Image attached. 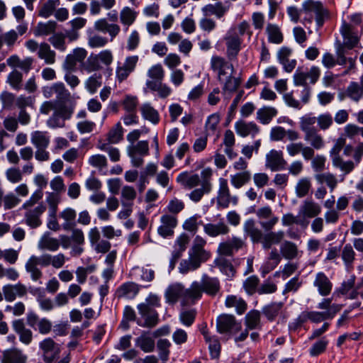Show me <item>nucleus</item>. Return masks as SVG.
I'll list each match as a JSON object with an SVG mask.
<instances>
[{
	"mask_svg": "<svg viewBox=\"0 0 363 363\" xmlns=\"http://www.w3.org/2000/svg\"><path fill=\"white\" fill-rule=\"evenodd\" d=\"M301 11L305 15L303 21L311 23L313 15L318 27L323 26L325 19L329 17V11L320 1L306 0L301 4Z\"/></svg>",
	"mask_w": 363,
	"mask_h": 363,
	"instance_id": "obj_1",
	"label": "nucleus"
},
{
	"mask_svg": "<svg viewBox=\"0 0 363 363\" xmlns=\"http://www.w3.org/2000/svg\"><path fill=\"white\" fill-rule=\"evenodd\" d=\"M226 47V57L228 60H235L242 49V38L236 31L235 28H230L223 37Z\"/></svg>",
	"mask_w": 363,
	"mask_h": 363,
	"instance_id": "obj_2",
	"label": "nucleus"
},
{
	"mask_svg": "<svg viewBox=\"0 0 363 363\" xmlns=\"http://www.w3.org/2000/svg\"><path fill=\"white\" fill-rule=\"evenodd\" d=\"M127 152L133 167H140L144 163V157L149 155L150 148L147 140H140L127 147Z\"/></svg>",
	"mask_w": 363,
	"mask_h": 363,
	"instance_id": "obj_3",
	"label": "nucleus"
},
{
	"mask_svg": "<svg viewBox=\"0 0 363 363\" xmlns=\"http://www.w3.org/2000/svg\"><path fill=\"white\" fill-rule=\"evenodd\" d=\"M238 196L233 195L228 186V180L223 177L218 179V189L216 196V203L219 208H227L230 204L236 206L238 203Z\"/></svg>",
	"mask_w": 363,
	"mask_h": 363,
	"instance_id": "obj_4",
	"label": "nucleus"
},
{
	"mask_svg": "<svg viewBox=\"0 0 363 363\" xmlns=\"http://www.w3.org/2000/svg\"><path fill=\"white\" fill-rule=\"evenodd\" d=\"M74 108L75 103H70L69 106H57V108L47 121V125L50 128L65 127V121L70 119Z\"/></svg>",
	"mask_w": 363,
	"mask_h": 363,
	"instance_id": "obj_5",
	"label": "nucleus"
},
{
	"mask_svg": "<svg viewBox=\"0 0 363 363\" xmlns=\"http://www.w3.org/2000/svg\"><path fill=\"white\" fill-rule=\"evenodd\" d=\"M241 328V323L238 322L233 315L222 314L216 319V330L220 334L234 335Z\"/></svg>",
	"mask_w": 363,
	"mask_h": 363,
	"instance_id": "obj_6",
	"label": "nucleus"
},
{
	"mask_svg": "<svg viewBox=\"0 0 363 363\" xmlns=\"http://www.w3.org/2000/svg\"><path fill=\"white\" fill-rule=\"evenodd\" d=\"M320 69L318 67L312 66L309 70L299 67L296 69L294 74V84L296 86L307 85V81L310 84H314L319 79Z\"/></svg>",
	"mask_w": 363,
	"mask_h": 363,
	"instance_id": "obj_7",
	"label": "nucleus"
},
{
	"mask_svg": "<svg viewBox=\"0 0 363 363\" xmlns=\"http://www.w3.org/2000/svg\"><path fill=\"white\" fill-rule=\"evenodd\" d=\"M213 172L211 168H206L201 171V185L200 188L194 189L189 194V199L197 203L200 201L204 194H208L212 190L211 177Z\"/></svg>",
	"mask_w": 363,
	"mask_h": 363,
	"instance_id": "obj_8",
	"label": "nucleus"
},
{
	"mask_svg": "<svg viewBox=\"0 0 363 363\" xmlns=\"http://www.w3.org/2000/svg\"><path fill=\"white\" fill-rule=\"evenodd\" d=\"M138 310L141 318L143 319L138 320L137 323L144 328H154L159 322V315L157 312L150 307L148 304L140 303L138 306Z\"/></svg>",
	"mask_w": 363,
	"mask_h": 363,
	"instance_id": "obj_9",
	"label": "nucleus"
},
{
	"mask_svg": "<svg viewBox=\"0 0 363 363\" xmlns=\"http://www.w3.org/2000/svg\"><path fill=\"white\" fill-rule=\"evenodd\" d=\"M87 55V51L82 48H74L69 54H68L62 63L63 70H77L78 63L84 62Z\"/></svg>",
	"mask_w": 363,
	"mask_h": 363,
	"instance_id": "obj_10",
	"label": "nucleus"
},
{
	"mask_svg": "<svg viewBox=\"0 0 363 363\" xmlns=\"http://www.w3.org/2000/svg\"><path fill=\"white\" fill-rule=\"evenodd\" d=\"M211 69L217 73L218 81L223 82V78L226 75V69H230L231 74L235 72L233 64L229 63L225 58L218 55H213L210 61Z\"/></svg>",
	"mask_w": 363,
	"mask_h": 363,
	"instance_id": "obj_11",
	"label": "nucleus"
},
{
	"mask_svg": "<svg viewBox=\"0 0 363 363\" xmlns=\"http://www.w3.org/2000/svg\"><path fill=\"white\" fill-rule=\"evenodd\" d=\"M286 164L283 152L280 150H272L266 155L265 167L272 172L283 170Z\"/></svg>",
	"mask_w": 363,
	"mask_h": 363,
	"instance_id": "obj_12",
	"label": "nucleus"
},
{
	"mask_svg": "<svg viewBox=\"0 0 363 363\" xmlns=\"http://www.w3.org/2000/svg\"><path fill=\"white\" fill-rule=\"evenodd\" d=\"M43 352V359L46 363H51L60 353V347L51 337H48L39 344Z\"/></svg>",
	"mask_w": 363,
	"mask_h": 363,
	"instance_id": "obj_13",
	"label": "nucleus"
},
{
	"mask_svg": "<svg viewBox=\"0 0 363 363\" xmlns=\"http://www.w3.org/2000/svg\"><path fill=\"white\" fill-rule=\"evenodd\" d=\"M256 216L259 219H269L267 221H260L261 227L266 231L272 230L278 223L279 218L273 214L269 206H264L255 211Z\"/></svg>",
	"mask_w": 363,
	"mask_h": 363,
	"instance_id": "obj_14",
	"label": "nucleus"
},
{
	"mask_svg": "<svg viewBox=\"0 0 363 363\" xmlns=\"http://www.w3.org/2000/svg\"><path fill=\"white\" fill-rule=\"evenodd\" d=\"M340 32L344 39L342 45L345 48L351 50L358 44L359 40L356 30L346 21L342 22Z\"/></svg>",
	"mask_w": 363,
	"mask_h": 363,
	"instance_id": "obj_15",
	"label": "nucleus"
},
{
	"mask_svg": "<svg viewBox=\"0 0 363 363\" xmlns=\"http://www.w3.org/2000/svg\"><path fill=\"white\" fill-rule=\"evenodd\" d=\"M244 242L241 238L233 237L219 244L217 252L219 255L232 256L234 252L242 247Z\"/></svg>",
	"mask_w": 363,
	"mask_h": 363,
	"instance_id": "obj_16",
	"label": "nucleus"
},
{
	"mask_svg": "<svg viewBox=\"0 0 363 363\" xmlns=\"http://www.w3.org/2000/svg\"><path fill=\"white\" fill-rule=\"evenodd\" d=\"M235 130L236 133L242 138L249 135L255 138L260 130L259 126L255 122H247L242 120H240L235 123Z\"/></svg>",
	"mask_w": 363,
	"mask_h": 363,
	"instance_id": "obj_17",
	"label": "nucleus"
},
{
	"mask_svg": "<svg viewBox=\"0 0 363 363\" xmlns=\"http://www.w3.org/2000/svg\"><path fill=\"white\" fill-rule=\"evenodd\" d=\"M28 357L21 350L11 348L5 350L0 356L1 363H26Z\"/></svg>",
	"mask_w": 363,
	"mask_h": 363,
	"instance_id": "obj_18",
	"label": "nucleus"
},
{
	"mask_svg": "<svg viewBox=\"0 0 363 363\" xmlns=\"http://www.w3.org/2000/svg\"><path fill=\"white\" fill-rule=\"evenodd\" d=\"M292 50L288 47H281L277 52L279 62L283 66L286 72H291L296 66L297 62L295 59H289Z\"/></svg>",
	"mask_w": 363,
	"mask_h": 363,
	"instance_id": "obj_19",
	"label": "nucleus"
},
{
	"mask_svg": "<svg viewBox=\"0 0 363 363\" xmlns=\"http://www.w3.org/2000/svg\"><path fill=\"white\" fill-rule=\"evenodd\" d=\"M230 6L224 5L221 1L215 4H208L201 8L204 16H215L217 18H221L228 11Z\"/></svg>",
	"mask_w": 363,
	"mask_h": 363,
	"instance_id": "obj_20",
	"label": "nucleus"
},
{
	"mask_svg": "<svg viewBox=\"0 0 363 363\" xmlns=\"http://www.w3.org/2000/svg\"><path fill=\"white\" fill-rule=\"evenodd\" d=\"M202 177L197 174H189L184 172L179 174L177 177V182L179 183L184 189H191L199 184L201 185Z\"/></svg>",
	"mask_w": 363,
	"mask_h": 363,
	"instance_id": "obj_21",
	"label": "nucleus"
},
{
	"mask_svg": "<svg viewBox=\"0 0 363 363\" xmlns=\"http://www.w3.org/2000/svg\"><path fill=\"white\" fill-rule=\"evenodd\" d=\"M206 245V240L201 236L196 235L189 252L206 262L211 256V253L204 249Z\"/></svg>",
	"mask_w": 363,
	"mask_h": 363,
	"instance_id": "obj_22",
	"label": "nucleus"
},
{
	"mask_svg": "<svg viewBox=\"0 0 363 363\" xmlns=\"http://www.w3.org/2000/svg\"><path fill=\"white\" fill-rule=\"evenodd\" d=\"M94 29L103 33H108L112 41L120 33L121 28L118 24L108 23L106 18H101L94 23Z\"/></svg>",
	"mask_w": 363,
	"mask_h": 363,
	"instance_id": "obj_23",
	"label": "nucleus"
},
{
	"mask_svg": "<svg viewBox=\"0 0 363 363\" xmlns=\"http://www.w3.org/2000/svg\"><path fill=\"white\" fill-rule=\"evenodd\" d=\"M13 330L18 335L20 341L25 344L29 345L33 340L32 331L26 328L23 319L14 320L12 322Z\"/></svg>",
	"mask_w": 363,
	"mask_h": 363,
	"instance_id": "obj_24",
	"label": "nucleus"
},
{
	"mask_svg": "<svg viewBox=\"0 0 363 363\" xmlns=\"http://www.w3.org/2000/svg\"><path fill=\"white\" fill-rule=\"evenodd\" d=\"M162 225L158 228V233L163 238L172 236L174 234V228L177 224V218L171 215H164L161 217Z\"/></svg>",
	"mask_w": 363,
	"mask_h": 363,
	"instance_id": "obj_25",
	"label": "nucleus"
},
{
	"mask_svg": "<svg viewBox=\"0 0 363 363\" xmlns=\"http://www.w3.org/2000/svg\"><path fill=\"white\" fill-rule=\"evenodd\" d=\"M46 207L40 203L33 209L28 210L25 214L26 223L33 228H35L42 224L40 216L45 212Z\"/></svg>",
	"mask_w": 363,
	"mask_h": 363,
	"instance_id": "obj_26",
	"label": "nucleus"
},
{
	"mask_svg": "<svg viewBox=\"0 0 363 363\" xmlns=\"http://www.w3.org/2000/svg\"><path fill=\"white\" fill-rule=\"evenodd\" d=\"M46 267H48L46 254L40 256L32 255L26 264L27 272H40Z\"/></svg>",
	"mask_w": 363,
	"mask_h": 363,
	"instance_id": "obj_27",
	"label": "nucleus"
},
{
	"mask_svg": "<svg viewBox=\"0 0 363 363\" xmlns=\"http://www.w3.org/2000/svg\"><path fill=\"white\" fill-rule=\"evenodd\" d=\"M321 212L320 206L312 200H306L299 208V215L305 218H315Z\"/></svg>",
	"mask_w": 363,
	"mask_h": 363,
	"instance_id": "obj_28",
	"label": "nucleus"
},
{
	"mask_svg": "<svg viewBox=\"0 0 363 363\" xmlns=\"http://www.w3.org/2000/svg\"><path fill=\"white\" fill-rule=\"evenodd\" d=\"M38 247L40 250L55 252L60 247V241L57 238H52L49 232H46L39 240Z\"/></svg>",
	"mask_w": 363,
	"mask_h": 363,
	"instance_id": "obj_29",
	"label": "nucleus"
},
{
	"mask_svg": "<svg viewBox=\"0 0 363 363\" xmlns=\"http://www.w3.org/2000/svg\"><path fill=\"white\" fill-rule=\"evenodd\" d=\"M55 95L56 100L53 101L58 107L68 106L66 103L69 101L71 94L62 82L55 83Z\"/></svg>",
	"mask_w": 363,
	"mask_h": 363,
	"instance_id": "obj_30",
	"label": "nucleus"
},
{
	"mask_svg": "<svg viewBox=\"0 0 363 363\" xmlns=\"http://www.w3.org/2000/svg\"><path fill=\"white\" fill-rule=\"evenodd\" d=\"M38 57L43 60L46 65H53L56 61V52L51 49L50 45L45 43L40 44V49L37 52Z\"/></svg>",
	"mask_w": 363,
	"mask_h": 363,
	"instance_id": "obj_31",
	"label": "nucleus"
},
{
	"mask_svg": "<svg viewBox=\"0 0 363 363\" xmlns=\"http://www.w3.org/2000/svg\"><path fill=\"white\" fill-rule=\"evenodd\" d=\"M203 291L210 296H215L220 289L219 281L217 278L204 275L201 281Z\"/></svg>",
	"mask_w": 363,
	"mask_h": 363,
	"instance_id": "obj_32",
	"label": "nucleus"
},
{
	"mask_svg": "<svg viewBox=\"0 0 363 363\" xmlns=\"http://www.w3.org/2000/svg\"><path fill=\"white\" fill-rule=\"evenodd\" d=\"M30 141L35 148H48L50 136L47 131L35 130L30 134Z\"/></svg>",
	"mask_w": 363,
	"mask_h": 363,
	"instance_id": "obj_33",
	"label": "nucleus"
},
{
	"mask_svg": "<svg viewBox=\"0 0 363 363\" xmlns=\"http://www.w3.org/2000/svg\"><path fill=\"white\" fill-rule=\"evenodd\" d=\"M265 33L267 35L268 42L273 44H281L284 40V35L280 27L274 23H269L266 26Z\"/></svg>",
	"mask_w": 363,
	"mask_h": 363,
	"instance_id": "obj_34",
	"label": "nucleus"
},
{
	"mask_svg": "<svg viewBox=\"0 0 363 363\" xmlns=\"http://www.w3.org/2000/svg\"><path fill=\"white\" fill-rule=\"evenodd\" d=\"M180 297L185 298V289L181 284L171 285L165 291V298L169 303H175Z\"/></svg>",
	"mask_w": 363,
	"mask_h": 363,
	"instance_id": "obj_35",
	"label": "nucleus"
},
{
	"mask_svg": "<svg viewBox=\"0 0 363 363\" xmlns=\"http://www.w3.org/2000/svg\"><path fill=\"white\" fill-rule=\"evenodd\" d=\"M203 230L208 235L216 237L220 235L228 234L230 231V228L223 221H220L216 224H205L203 225Z\"/></svg>",
	"mask_w": 363,
	"mask_h": 363,
	"instance_id": "obj_36",
	"label": "nucleus"
},
{
	"mask_svg": "<svg viewBox=\"0 0 363 363\" xmlns=\"http://www.w3.org/2000/svg\"><path fill=\"white\" fill-rule=\"evenodd\" d=\"M135 346L144 352H152L155 350V343L154 339L147 332H143L135 340Z\"/></svg>",
	"mask_w": 363,
	"mask_h": 363,
	"instance_id": "obj_37",
	"label": "nucleus"
},
{
	"mask_svg": "<svg viewBox=\"0 0 363 363\" xmlns=\"http://www.w3.org/2000/svg\"><path fill=\"white\" fill-rule=\"evenodd\" d=\"M203 259L198 258L193 255V254L189 252L188 259H182L179 264V272H186L189 271H194L197 269L202 262H204Z\"/></svg>",
	"mask_w": 363,
	"mask_h": 363,
	"instance_id": "obj_38",
	"label": "nucleus"
},
{
	"mask_svg": "<svg viewBox=\"0 0 363 363\" xmlns=\"http://www.w3.org/2000/svg\"><path fill=\"white\" fill-rule=\"evenodd\" d=\"M245 233L250 237L253 242H261L263 233L261 230L256 227L255 222L253 219H249L244 224Z\"/></svg>",
	"mask_w": 363,
	"mask_h": 363,
	"instance_id": "obj_39",
	"label": "nucleus"
},
{
	"mask_svg": "<svg viewBox=\"0 0 363 363\" xmlns=\"http://www.w3.org/2000/svg\"><path fill=\"white\" fill-rule=\"evenodd\" d=\"M245 233L250 237L253 242H261L263 233L261 230L256 227L255 222L253 219H249L244 224Z\"/></svg>",
	"mask_w": 363,
	"mask_h": 363,
	"instance_id": "obj_40",
	"label": "nucleus"
},
{
	"mask_svg": "<svg viewBox=\"0 0 363 363\" xmlns=\"http://www.w3.org/2000/svg\"><path fill=\"white\" fill-rule=\"evenodd\" d=\"M57 23L55 21L48 22H39L35 26L33 33L35 36H47L54 34L56 31Z\"/></svg>",
	"mask_w": 363,
	"mask_h": 363,
	"instance_id": "obj_41",
	"label": "nucleus"
},
{
	"mask_svg": "<svg viewBox=\"0 0 363 363\" xmlns=\"http://www.w3.org/2000/svg\"><path fill=\"white\" fill-rule=\"evenodd\" d=\"M284 237V232L282 230L277 232L269 230V233L263 235L261 243L264 249L269 250L272 245L279 244L283 240Z\"/></svg>",
	"mask_w": 363,
	"mask_h": 363,
	"instance_id": "obj_42",
	"label": "nucleus"
},
{
	"mask_svg": "<svg viewBox=\"0 0 363 363\" xmlns=\"http://www.w3.org/2000/svg\"><path fill=\"white\" fill-rule=\"evenodd\" d=\"M314 285L318 288L319 294L323 296L328 295L333 287L331 281L325 274H317Z\"/></svg>",
	"mask_w": 363,
	"mask_h": 363,
	"instance_id": "obj_43",
	"label": "nucleus"
},
{
	"mask_svg": "<svg viewBox=\"0 0 363 363\" xmlns=\"http://www.w3.org/2000/svg\"><path fill=\"white\" fill-rule=\"evenodd\" d=\"M245 324L247 329L252 330H261V315L260 312L257 310H252L249 311L245 317Z\"/></svg>",
	"mask_w": 363,
	"mask_h": 363,
	"instance_id": "obj_44",
	"label": "nucleus"
},
{
	"mask_svg": "<svg viewBox=\"0 0 363 363\" xmlns=\"http://www.w3.org/2000/svg\"><path fill=\"white\" fill-rule=\"evenodd\" d=\"M149 79L146 81L145 85L148 88V83H159L163 81L164 77V70L160 64L152 66L147 72Z\"/></svg>",
	"mask_w": 363,
	"mask_h": 363,
	"instance_id": "obj_45",
	"label": "nucleus"
},
{
	"mask_svg": "<svg viewBox=\"0 0 363 363\" xmlns=\"http://www.w3.org/2000/svg\"><path fill=\"white\" fill-rule=\"evenodd\" d=\"M280 252L286 259H294L298 256L297 245L293 242L285 240L280 245Z\"/></svg>",
	"mask_w": 363,
	"mask_h": 363,
	"instance_id": "obj_46",
	"label": "nucleus"
},
{
	"mask_svg": "<svg viewBox=\"0 0 363 363\" xmlns=\"http://www.w3.org/2000/svg\"><path fill=\"white\" fill-rule=\"evenodd\" d=\"M190 238L186 233L181 234L175 240L172 254L175 257H181L186 250Z\"/></svg>",
	"mask_w": 363,
	"mask_h": 363,
	"instance_id": "obj_47",
	"label": "nucleus"
},
{
	"mask_svg": "<svg viewBox=\"0 0 363 363\" xmlns=\"http://www.w3.org/2000/svg\"><path fill=\"white\" fill-rule=\"evenodd\" d=\"M277 110L274 107L264 106L257 111V119L264 125L269 124L277 115Z\"/></svg>",
	"mask_w": 363,
	"mask_h": 363,
	"instance_id": "obj_48",
	"label": "nucleus"
},
{
	"mask_svg": "<svg viewBox=\"0 0 363 363\" xmlns=\"http://www.w3.org/2000/svg\"><path fill=\"white\" fill-rule=\"evenodd\" d=\"M230 184L235 189H240L247 184L251 179L249 171L240 172L230 176Z\"/></svg>",
	"mask_w": 363,
	"mask_h": 363,
	"instance_id": "obj_49",
	"label": "nucleus"
},
{
	"mask_svg": "<svg viewBox=\"0 0 363 363\" xmlns=\"http://www.w3.org/2000/svg\"><path fill=\"white\" fill-rule=\"evenodd\" d=\"M142 116L156 125L160 122V114L150 104H144L140 107Z\"/></svg>",
	"mask_w": 363,
	"mask_h": 363,
	"instance_id": "obj_50",
	"label": "nucleus"
},
{
	"mask_svg": "<svg viewBox=\"0 0 363 363\" xmlns=\"http://www.w3.org/2000/svg\"><path fill=\"white\" fill-rule=\"evenodd\" d=\"M304 140L315 150H320L325 145L324 139L318 133V130L304 134Z\"/></svg>",
	"mask_w": 363,
	"mask_h": 363,
	"instance_id": "obj_51",
	"label": "nucleus"
},
{
	"mask_svg": "<svg viewBox=\"0 0 363 363\" xmlns=\"http://www.w3.org/2000/svg\"><path fill=\"white\" fill-rule=\"evenodd\" d=\"M136 196V191L133 186H124L121 190L122 206H133Z\"/></svg>",
	"mask_w": 363,
	"mask_h": 363,
	"instance_id": "obj_52",
	"label": "nucleus"
},
{
	"mask_svg": "<svg viewBox=\"0 0 363 363\" xmlns=\"http://www.w3.org/2000/svg\"><path fill=\"white\" fill-rule=\"evenodd\" d=\"M60 5V0H48L39 9L38 16L48 18L54 14L57 6Z\"/></svg>",
	"mask_w": 363,
	"mask_h": 363,
	"instance_id": "obj_53",
	"label": "nucleus"
},
{
	"mask_svg": "<svg viewBox=\"0 0 363 363\" xmlns=\"http://www.w3.org/2000/svg\"><path fill=\"white\" fill-rule=\"evenodd\" d=\"M315 179L320 184H325L330 188L331 192L337 185L336 177L330 172L317 174L315 175Z\"/></svg>",
	"mask_w": 363,
	"mask_h": 363,
	"instance_id": "obj_54",
	"label": "nucleus"
},
{
	"mask_svg": "<svg viewBox=\"0 0 363 363\" xmlns=\"http://www.w3.org/2000/svg\"><path fill=\"white\" fill-rule=\"evenodd\" d=\"M317 118L311 114H306L300 118V128L304 134L315 131L317 129L315 123Z\"/></svg>",
	"mask_w": 363,
	"mask_h": 363,
	"instance_id": "obj_55",
	"label": "nucleus"
},
{
	"mask_svg": "<svg viewBox=\"0 0 363 363\" xmlns=\"http://www.w3.org/2000/svg\"><path fill=\"white\" fill-rule=\"evenodd\" d=\"M223 84L222 91L225 94V92H234L235 91L241 84V79L239 77H235L233 76V74H230V75L227 76L225 79H223V82H220Z\"/></svg>",
	"mask_w": 363,
	"mask_h": 363,
	"instance_id": "obj_56",
	"label": "nucleus"
},
{
	"mask_svg": "<svg viewBox=\"0 0 363 363\" xmlns=\"http://www.w3.org/2000/svg\"><path fill=\"white\" fill-rule=\"evenodd\" d=\"M346 95L351 100L358 102L363 97V89L359 83L351 82L346 89Z\"/></svg>",
	"mask_w": 363,
	"mask_h": 363,
	"instance_id": "obj_57",
	"label": "nucleus"
},
{
	"mask_svg": "<svg viewBox=\"0 0 363 363\" xmlns=\"http://www.w3.org/2000/svg\"><path fill=\"white\" fill-rule=\"evenodd\" d=\"M214 264L218 270L223 272H233L237 270L236 266L233 262L223 255H220L215 259Z\"/></svg>",
	"mask_w": 363,
	"mask_h": 363,
	"instance_id": "obj_58",
	"label": "nucleus"
},
{
	"mask_svg": "<svg viewBox=\"0 0 363 363\" xmlns=\"http://www.w3.org/2000/svg\"><path fill=\"white\" fill-rule=\"evenodd\" d=\"M335 308L334 306L330 311H311L310 312V320L313 323H320L326 320H331L335 315Z\"/></svg>",
	"mask_w": 363,
	"mask_h": 363,
	"instance_id": "obj_59",
	"label": "nucleus"
},
{
	"mask_svg": "<svg viewBox=\"0 0 363 363\" xmlns=\"http://www.w3.org/2000/svg\"><path fill=\"white\" fill-rule=\"evenodd\" d=\"M66 35L63 33H55L48 39L49 43L60 52H65L67 50Z\"/></svg>",
	"mask_w": 363,
	"mask_h": 363,
	"instance_id": "obj_60",
	"label": "nucleus"
},
{
	"mask_svg": "<svg viewBox=\"0 0 363 363\" xmlns=\"http://www.w3.org/2000/svg\"><path fill=\"white\" fill-rule=\"evenodd\" d=\"M137 17V13L130 7L123 8L120 13V20L123 25L126 26L125 30L128 29V27L131 26Z\"/></svg>",
	"mask_w": 363,
	"mask_h": 363,
	"instance_id": "obj_61",
	"label": "nucleus"
},
{
	"mask_svg": "<svg viewBox=\"0 0 363 363\" xmlns=\"http://www.w3.org/2000/svg\"><path fill=\"white\" fill-rule=\"evenodd\" d=\"M7 64L9 66L17 67L27 73L31 69L33 60L31 58H26L23 60H20L18 57L12 56L7 59Z\"/></svg>",
	"mask_w": 363,
	"mask_h": 363,
	"instance_id": "obj_62",
	"label": "nucleus"
},
{
	"mask_svg": "<svg viewBox=\"0 0 363 363\" xmlns=\"http://www.w3.org/2000/svg\"><path fill=\"white\" fill-rule=\"evenodd\" d=\"M281 303H272L262 308V313L269 321H273L281 311Z\"/></svg>",
	"mask_w": 363,
	"mask_h": 363,
	"instance_id": "obj_63",
	"label": "nucleus"
},
{
	"mask_svg": "<svg viewBox=\"0 0 363 363\" xmlns=\"http://www.w3.org/2000/svg\"><path fill=\"white\" fill-rule=\"evenodd\" d=\"M311 179L307 177L300 179L296 186V194L297 197L303 198L307 196L311 189Z\"/></svg>",
	"mask_w": 363,
	"mask_h": 363,
	"instance_id": "obj_64",
	"label": "nucleus"
}]
</instances>
